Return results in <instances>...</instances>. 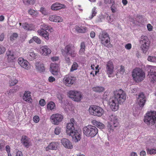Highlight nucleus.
<instances>
[{"instance_id": "nucleus-1", "label": "nucleus", "mask_w": 156, "mask_h": 156, "mask_svg": "<svg viewBox=\"0 0 156 156\" xmlns=\"http://www.w3.org/2000/svg\"><path fill=\"white\" fill-rule=\"evenodd\" d=\"M61 51L67 63H69L70 62L69 56L74 58L77 55V53L75 50V47L74 45L72 44H69L67 45L64 48L61 49Z\"/></svg>"}, {"instance_id": "nucleus-2", "label": "nucleus", "mask_w": 156, "mask_h": 156, "mask_svg": "<svg viewBox=\"0 0 156 156\" xmlns=\"http://www.w3.org/2000/svg\"><path fill=\"white\" fill-rule=\"evenodd\" d=\"M75 120L73 118L70 119V122L67 124L66 126V133L67 135L71 136L74 140L76 142L81 139L80 135L78 131L75 130L74 127Z\"/></svg>"}, {"instance_id": "nucleus-3", "label": "nucleus", "mask_w": 156, "mask_h": 156, "mask_svg": "<svg viewBox=\"0 0 156 156\" xmlns=\"http://www.w3.org/2000/svg\"><path fill=\"white\" fill-rule=\"evenodd\" d=\"M132 76L133 80L136 83H139L144 80L146 77L144 72L141 69L136 68L132 72Z\"/></svg>"}, {"instance_id": "nucleus-4", "label": "nucleus", "mask_w": 156, "mask_h": 156, "mask_svg": "<svg viewBox=\"0 0 156 156\" xmlns=\"http://www.w3.org/2000/svg\"><path fill=\"white\" fill-rule=\"evenodd\" d=\"M99 39L101 44L107 48L112 46L108 34L105 31H102L99 35Z\"/></svg>"}, {"instance_id": "nucleus-5", "label": "nucleus", "mask_w": 156, "mask_h": 156, "mask_svg": "<svg viewBox=\"0 0 156 156\" xmlns=\"http://www.w3.org/2000/svg\"><path fill=\"white\" fill-rule=\"evenodd\" d=\"M144 121L148 125L154 124L156 122V112H147L144 116Z\"/></svg>"}, {"instance_id": "nucleus-6", "label": "nucleus", "mask_w": 156, "mask_h": 156, "mask_svg": "<svg viewBox=\"0 0 156 156\" xmlns=\"http://www.w3.org/2000/svg\"><path fill=\"white\" fill-rule=\"evenodd\" d=\"M84 134L87 136L93 137L98 133V129L94 126L88 125L83 128Z\"/></svg>"}, {"instance_id": "nucleus-7", "label": "nucleus", "mask_w": 156, "mask_h": 156, "mask_svg": "<svg viewBox=\"0 0 156 156\" xmlns=\"http://www.w3.org/2000/svg\"><path fill=\"white\" fill-rule=\"evenodd\" d=\"M150 41L148 37L146 36H142L139 40L140 48L144 53L148 51L150 46Z\"/></svg>"}, {"instance_id": "nucleus-8", "label": "nucleus", "mask_w": 156, "mask_h": 156, "mask_svg": "<svg viewBox=\"0 0 156 156\" xmlns=\"http://www.w3.org/2000/svg\"><path fill=\"white\" fill-rule=\"evenodd\" d=\"M89 112L90 115L98 117H101L104 112L103 108L96 105L90 106L89 109Z\"/></svg>"}, {"instance_id": "nucleus-9", "label": "nucleus", "mask_w": 156, "mask_h": 156, "mask_svg": "<svg viewBox=\"0 0 156 156\" xmlns=\"http://www.w3.org/2000/svg\"><path fill=\"white\" fill-rule=\"evenodd\" d=\"M119 124V122L117 117L112 115L110 117V122H108L107 127L110 132L112 131L114 128L117 127Z\"/></svg>"}, {"instance_id": "nucleus-10", "label": "nucleus", "mask_w": 156, "mask_h": 156, "mask_svg": "<svg viewBox=\"0 0 156 156\" xmlns=\"http://www.w3.org/2000/svg\"><path fill=\"white\" fill-rule=\"evenodd\" d=\"M63 119V116L61 114L55 113L52 114L50 117L52 123L55 125H58Z\"/></svg>"}, {"instance_id": "nucleus-11", "label": "nucleus", "mask_w": 156, "mask_h": 156, "mask_svg": "<svg viewBox=\"0 0 156 156\" xmlns=\"http://www.w3.org/2000/svg\"><path fill=\"white\" fill-rule=\"evenodd\" d=\"M106 71L107 74L108 75V77H111V75L114 71V66L113 61L112 60L107 62L105 65Z\"/></svg>"}, {"instance_id": "nucleus-12", "label": "nucleus", "mask_w": 156, "mask_h": 156, "mask_svg": "<svg viewBox=\"0 0 156 156\" xmlns=\"http://www.w3.org/2000/svg\"><path fill=\"white\" fill-rule=\"evenodd\" d=\"M76 80V78L69 75H66L63 79V81L65 85L67 87H70L73 84Z\"/></svg>"}, {"instance_id": "nucleus-13", "label": "nucleus", "mask_w": 156, "mask_h": 156, "mask_svg": "<svg viewBox=\"0 0 156 156\" xmlns=\"http://www.w3.org/2000/svg\"><path fill=\"white\" fill-rule=\"evenodd\" d=\"M110 98L108 103L111 109L114 111H117L119 108L118 101L117 98Z\"/></svg>"}, {"instance_id": "nucleus-14", "label": "nucleus", "mask_w": 156, "mask_h": 156, "mask_svg": "<svg viewBox=\"0 0 156 156\" xmlns=\"http://www.w3.org/2000/svg\"><path fill=\"white\" fill-rule=\"evenodd\" d=\"M50 70L51 73L55 76H57L60 71L59 65L55 63H51L50 64Z\"/></svg>"}, {"instance_id": "nucleus-15", "label": "nucleus", "mask_w": 156, "mask_h": 156, "mask_svg": "<svg viewBox=\"0 0 156 156\" xmlns=\"http://www.w3.org/2000/svg\"><path fill=\"white\" fill-rule=\"evenodd\" d=\"M61 143L66 148L71 149L73 148V145L71 142L66 138H62L61 140Z\"/></svg>"}, {"instance_id": "nucleus-16", "label": "nucleus", "mask_w": 156, "mask_h": 156, "mask_svg": "<svg viewBox=\"0 0 156 156\" xmlns=\"http://www.w3.org/2000/svg\"><path fill=\"white\" fill-rule=\"evenodd\" d=\"M21 143L27 148H28L31 144L30 139L27 136H23L21 139Z\"/></svg>"}, {"instance_id": "nucleus-17", "label": "nucleus", "mask_w": 156, "mask_h": 156, "mask_svg": "<svg viewBox=\"0 0 156 156\" xmlns=\"http://www.w3.org/2000/svg\"><path fill=\"white\" fill-rule=\"evenodd\" d=\"M40 52V53L42 55L47 56L51 53V50L48 48L47 46L45 45L41 48Z\"/></svg>"}, {"instance_id": "nucleus-18", "label": "nucleus", "mask_w": 156, "mask_h": 156, "mask_svg": "<svg viewBox=\"0 0 156 156\" xmlns=\"http://www.w3.org/2000/svg\"><path fill=\"white\" fill-rule=\"evenodd\" d=\"M149 80L153 83L156 81V71L154 70H151L148 73Z\"/></svg>"}, {"instance_id": "nucleus-19", "label": "nucleus", "mask_w": 156, "mask_h": 156, "mask_svg": "<svg viewBox=\"0 0 156 156\" xmlns=\"http://www.w3.org/2000/svg\"><path fill=\"white\" fill-rule=\"evenodd\" d=\"M69 98H82L81 93L80 92L74 90H70L68 93Z\"/></svg>"}, {"instance_id": "nucleus-20", "label": "nucleus", "mask_w": 156, "mask_h": 156, "mask_svg": "<svg viewBox=\"0 0 156 156\" xmlns=\"http://www.w3.org/2000/svg\"><path fill=\"white\" fill-rule=\"evenodd\" d=\"M114 94L115 98H125L126 96L125 92L121 89L115 91Z\"/></svg>"}, {"instance_id": "nucleus-21", "label": "nucleus", "mask_w": 156, "mask_h": 156, "mask_svg": "<svg viewBox=\"0 0 156 156\" xmlns=\"http://www.w3.org/2000/svg\"><path fill=\"white\" fill-rule=\"evenodd\" d=\"M5 58L9 62H12L16 58L13 52L11 50L8 51L6 54Z\"/></svg>"}, {"instance_id": "nucleus-22", "label": "nucleus", "mask_w": 156, "mask_h": 156, "mask_svg": "<svg viewBox=\"0 0 156 156\" xmlns=\"http://www.w3.org/2000/svg\"><path fill=\"white\" fill-rule=\"evenodd\" d=\"M20 66L23 68L28 70L30 67L29 63L26 60H24L23 58H20Z\"/></svg>"}, {"instance_id": "nucleus-23", "label": "nucleus", "mask_w": 156, "mask_h": 156, "mask_svg": "<svg viewBox=\"0 0 156 156\" xmlns=\"http://www.w3.org/2000/svg\"><path fill=\"white\" fill-rule=\"evenodd\" d=\"M49 20L51 21L55 22H60L63 20L61 17L56 15H50Z\"/></svg>"}, {"instance_id": "nucleus-24", "label": "nucleus", "mask_w": 156, "mask_h": 156, "mask_svg": "<svg viewBox=\"0 0 156 156\" xmlns=\"http://www.w3.org/2000/svg\"><path fill=\"white\" fill-rule=\"evenodd\" d=\"M35 66L36 70L41 73L44 72L45 71V67L43 64L41 62H36L35 64Z\"/></svg>"}, {"instance_id": "nucleus-25", "label": "nucleus", "mask_w": 156, "mask_h": 156, "mask_svg": "<svg viewBox=\"0 0 156 156\" xmlns=\"http://www.w3.org/2000/svg\"><path fill=\"white\" fill-rule=\"evenodd\" d=\"M58 143L56 142H51L47 147L45 148L46 151H48L49 150H56L58 148Z\"/></svg>"}, {"instance_id": "nucleus-26", "label": "nucleus", "mask_w": 156, "mask_h": 156, "mask_svg": "<svg viewBox=\"0 0 156 156\" xmlns=\"http://www.w3.org/2000/svg\"><path fill=\"white\" fill-rule=\"evenodd\" d=\"M65 5L58 3H55L51 6V9L53 10H57L65 8Z\"/></svg>"}, {"instance_id": "nucleus-27", "label": "nucleus", "mask_w": 156, "mask_h": 156, "mask_svg": "<svg viewBox=\"0 0 156 156\" xmlns=\"http://www.w3.org/2000/svg\"><path fill=\"white\" fill-rule=\"evenodd\" d=\"M37 32L38 34L41 36L44 37L45 39L48 40L49 39V33L46 30L43 31L42 30H38Z\"/></svg>"}, {"instance_id": "nucleus-28", "label": "nucleus", "mask_w": 156, "mask_h": 156, "mask_svg": "<svg viewBox=\"0 0 156 156\" xmlns=\"http://www.w3.org/2000/svg\"><path fill=\"white\" fill-rule=\"evenodd\" d=\"M75 30L77 32L82 33H85L87 31L86 27L82 26H76L75 27Z\"/></svg>"}, {"instance_id": "nucleus-29", "label": "nucleus", "mask_w": 156, "mask_h": 156, "mask_svg": "<svg viewBox=\"0 0 156 156\" xmlns=\"http://www.w3.org/2000/svg\"><path fill=\"white\" fill-rule=\"evenodd\" d=\"M92 124L96 126L98 128L101 129H103L105 127L104 125L102 123L98 122L96 120H93L92 121Z\"/></svg>"}, {"instance_id": "nucleus-30", "label": "nucleus", "mask_w": 156, "mask_h": 156, "mask_svg": "<svg viewBox=\"0 0 156 156\" xmlns=\"http://www.w3.org/2000/svg\"><path fill=\"white\" fill-rule=\"evenodd\" d=\"M146 101V98H137L136 100L140 107L142 108L144 107Z\"/></svg>"}, {"instance_id": "nucleus-31", "label": "nucleus", "mask_w": 156, "mask_h": 156, "mask_svg": "<svg viewBox=\"0 0 156 156\" xmlns=\"http://www.w3.org/2000/svg\"><path fill=\"white\" fill-rule=\"evenodd\" d=\"M38 30H42L43 31H45L46 30H50V31H51L52 30V29L51 27L49 26H48L46 24L44 23L42 25H41L40 26V29H39Z\"/></svg>"}, {"instance_id": "nucleus-32", "label": "nucleus", "mask_w": 156, "mask_h": 156, "mask_svg": "<svg viewBox=\"0 0 156 156\" xmlns=\"http://www.w3.org/2000/svg\"><path fill=\"white\" fill-rule=\"evenodd\" d=\"M105 90V88L101 86H97L92 88L93 91L98 93H101L103 92Z\"/></svg>"}, {"instance_id": "nucleus-33", "label": "nucleus", "mask_w": 156, "mask_h": 156, "mask_svg": "<svg viewBox=\"0 0 156 156\" xmlns=\"http://www.w3.org/2000/svg\"><path fill=\"white\" fill-rule=\"evenodd\" d=\"M55 103L52 101H50L47 105V108L49 110H52L55 108Z\"/></svg>"}, {"instance_id": "nucleus-34", "label": "nucleus", "mask_w": 156, "mask_h": 156, "mask_svg": "<svg viewBox=\"0 0 156 156\" xmlns=\"http://www.w3.org/2000/svg\"><path fill=\"white\" fill-rule=\"evenodd\" d=\"M28 13L31 15L33 17H35L38 15V12L34 10L30 9L28 11Z\"/></svg>"}, {"instance_id": "nucleus-35", "label": "nucleus", "mask_w": 156, "mask_h": 156, "mask_svg": "<svg viewBox=\"0 0 156 156\" xmlns=\"http://www.w3.org/2000/svg\"><path fill=\"white\" fill-rule=\"evenodd\" d=\"M36 56V55L35 54H34V52H29L27 54V56L28 58L29 59L31 60H33L35 59Z\"/></svg>"}, {"instance_id": "nucleus-36", "label": "nucleus", "mask_w": 156, "mask_h": 156, "mask_svg": "<svg viewBox=\"0 0 156 156\" xmlns=\"http://www.w3.org/2000/svg\"><path fill=\"white\" fill-rule=\"evenodd\" d=\"M22 26L23 28L26 30H31L32 29L33 25L32 24H29L26 23L23 24Z\"/></svg>"}, {"instance_id": "nucleus-37", "label": "nucleus", "mask_w": 156, "mask_h": 156, "mask_svg": "<svg viewBox=\"0 0 156 156\" xmlns=\"http://www.w3.org/2000/svg\"><path fill=\"white\" fill-rule=\"evenodd\" d=\"M24 4L27 5H34L35 2L36 0H22Z\"/></svg>"}, {"instance_id": "nucleus-38", "label": "nucleus", "mask_w": 156, "mask_h": 156, "mask_svg": "<svg viewBox=\"0 0 156 156\" xmlns=\"http://www.w3.org/2000/svg\"><path fill=\"white\" fill-rule=\"evenodd\" d=\"M78 65L77 62H75L73 63V64L70 69V71H73L77 69Z\"/></svg>"}, {"instance_id": "nucleus-39", "label": "nucleus", "mask_w": 156, "mask_h": 156, "mask_svg": "<svg viewBox=\"0 0 156 156\" xmlns=\"http://www.w3.org/2000/svg\"><path fill=\"white\" fill-rule=\"evenodd\" d=\"M18 37V34L16 33H13L10 36V40L13 41L15 40Z\"/></svg>"}, {"instance_id": "nucleus-40", "label": "nucleus", "mask_w": 156, "mask_h": 156, "mask_svg": "<svg viewBox=\"0 0 156 156\" xmlns=\"http://www.w3.org/2000/svg\"><path fill=\"white\" fill-rule=\"evenodd\" d=\"M18 82V81L16 79H15L14 78H12L11 79L9 82L10 85L11 86H13L16 84Z\"/></svg>"}, {"instance_id": "nucleus-41", "label": "nucleus", "mask_w": 156, "mask_h": 156, "mask_svg": "<svg viewBox=\"0 0 156 156\" xmlns=\"http://www.w3.org/2000/svg\"><path fill=\"white\" fill-rule=\"evenodd\" d=\"M147 60L149 61L156 62V56H149L147 58Z\"/></svg>"}, {"instance_id": "nucleus-42", "label": "nucleus", "mask_w": 156, "mask_h": 156, "mask_svg": "<svg viewBox=\"0 0 156 156\" xmlns=\"http://www.w3.org/2000/svg\"><path fill=\"white\" fill-rule=\"evenodd\" d=\"M24 96L25 98H31V92L30 91H25L24 94Z\"/></svg>"}, {"instance_id": "nucleus-43", "label": "nucleus", "mask_w": 156, "mask_h": 156, "mask_svg": "<svg viewBox=\"0 0 156 156\" xmlns=\"http://www.w3.org/2000/svg\"><path fill=\"white\" fill-rule=\"evenodd\" d=\"M96 8L95 7H94L92 9V16L90 18V19H92L94 16H95L96 15V14L97 13V11L96 10Z\"/></svg>"}, {"instance_id": "nucleus-44", "label": "nucleus", "mask_w": 156, "mask_h": 156, "mask_svg": "<svg viewBox=\"0 0 156 156\" xmlns=\"http://www.w3.org/2000/svg\"><path fill=\"white\" fill-rule=\"evenodd\" d=\"M104 1L105 4H112V5L115 4V1L114 0H104Z\"/></svg>"}, {"instance_id": "nucleus-45", "label": "nucleus", "mask_w": 156, "mask_h": 156, "mask_svg": "<svg viewBox=\"0 0 156 156\" xmlns=\"http://www.w3.org/2000/svg\"><path fill=\"white\" fill-rule=\"evenodd\" d=\"M33 39L34 41L38 44H40L41 43V40L37 36H34L33 37Z\"/></svg>"}, {"instance_id": "nucleus-46", "label": "nucleus", "mask_w": 156, "mask_h": 156, "mask_svg": "<svg viewBox=\"0 0 156 156\" xmlns=\"http://www.w3.org/2000/svg\"><path fill=\"white\" fill-rule=\"evenodd\" d=\"M147 153H149L151 154H156V149H151V150H149V149H147Z\"/></svg>"}, {"instance_id": "nucleus-47", "label": "nucleus", "mask_w": 156, "mask_h": 156, "mask_svg": "<svg viewBox=\"0 0 156 156\" xmlns=\"http://www.w3.org/2000/svg\"><path fill=\"white\" fill-rule=\"evenodd\" d=\"M61 131V129L59 127H56L55 129L54 133L56 135H58Z\"/></svg>"}, {"instance_id": "nucleus-48", "label": "nucleus", "mask_w": 156, "mask_h": 156, "mask_svg": "<svg viewBox=\"0 0 156 156\" xmlns=\"http://www.w3.org/2000/svg\"><path fill=\"white\" fill-rule=\"evenodd\" d=\"M5 146L4 142L2 140H0V151H2Z\"/></svg>"}, {"instance_id": "nucleus-49", "label": "nucleus", "mask_w": 156, "mask_h": 156, "mask_svg": "<svg viewBox=\"0 0 156 156\" xmlns=\"http://www.w3.org/2000/svg\"><path fill=\"white\" fill-rule=\"evenodd\" d=\"M40 120V118L38 115H35L33 118V120L35 123H38Z\"/></svg>"}, {"instance_id": "nucleus-50", "label": "nucleus", "mask_w": 156, "mask_h": 156, "mask_svg": "<svg viewBox=\"0 0 156 156\" xmlns=\"http://www.w3.org/2000/svg\"><path fill=\"white\" fill-rule=\"evenodd\" d=\"M119 71L120 74H123L125 71L124 67L122 66H121Z\"/></svg>"}, {"instance_id": "nucleus-51", "label": "nucleus", "mask_w": 156, "mask_h": 156, "mask_svg": "<svg viewBox=\"0 0 156 156\" xmlns=\"http://www.w3.org/2000/svg\"><path fill=\"white\" fill-rule=\"evenodd\" d=\"M126 98H117V100L118 101V104H121L125 101Z\"/></svg>"}, {"instance_id": "nucleus-52", "label": "nucleus", "mask_w": 156, "mask_h": 156, "mask_svg": "<svg viewBox=\"0 0 156 156\" xmlns=\"http://www.w3.org/2000/svg\"><path fill=\"white\" fill-rule=\"evenodd\" d=\"M40 105L41 106H44L45 105L46 102L43 99H41L39 102Z\"/></svg>"}, {"instance_id": "nucleus-53", "label": "nucleus", "mask_w": 156, "mask_h": 156, "mask_svg": "<svg viewBox=\"0 0 156 156\" xmlns=\"http://www.w3.org/2000/svg\"><path fill=\"white\" fill-rule=\"evenodd\" d=\"M48 81L49 82L51 83L55 81V79L52 76H50L49 77L48 79Z\"/></svg>"}, {"instance_id": "nucleus-54", "label": "nucleus", "mask_w": 156, "mask_h": 156, "mask_svg": "<svg viewBox=\"0 0 156 156\" xmlns=\"http://www.w3.org/2000/svg\"><path fill=\"white\" fill-rule=\"evenodd\" d=\"M5 50V49L4 47L0 46V55L4 53Z\"/></svg>"}, {"instance_id": "nucleus-55", "label": "nucleus", "mask_w": 156, "mask_h": 156, "mask_svg": "<svg viewBox=\"0 0 156 156\" xmlns=\"http://www.w3.org/2000/svg\"><path fill=\"white\" fill-rule=\"evenodd\" d=\"M23 100L28 103H31L33 101L32 98H23Z\"/></svg>"}, {"instance_id": "nucleus-56", "label": "nucleus", "mask_w": 156, "mask_h": 156, "mask_svg": "<svg viewBox=\"0 0 156 156\" xmlns=\"http://www.w3.org/2000/svg\"><path fill=\"white\" fill-rule=\"evenodd\" d=\"M40 11L44 15H45L46 14V12L45 9L43 7H41L40 9Z\"/></svg>"}, {"instance_id": "nucleus-57", "label": "nucleus", "mask_w": 156, "mask_h": 156, "mask_svg": "<svg viewBox=\"0 0 156 156\" xmlns=\"http://www.w3.org/2000/svg\"><path fill=\"white\" fill-rule=\"evenodd\" d=\"M132 48V45L130 43H128L125 46V48L127 50H130Z\"/></svg>"}, {"instance_id": "nucleus-58", "label": "nucleus", "mask_w": 156, "mask_h": 156, "mask_svg": "<svg viewBox=\"0 0 156 156\" xmlns=\"http://www.w3.org/2000/svg\"><path fill=\"white\" fill-rule=\"evenodd\" d=\"M80 46V49L85 50V44L84 42H83L81 43Z\"/></svg>"}, {"instance_id": "nucleus-59", "label": "nucleus", "mask_w": 156, "mask_h": 156, "mask_svg": "<svg viewBox=\"0 0 156 156\" xmlns=\"http://www.w3.org/2000/svg\"><path fill=\"white\" fill-rule=\"evenodd\" d=\"M147 27L149 31H151L152 30L153 27L150 24H148L147 25Z\"/></svg>"}, {"instance_id": "nucleus-60", "label": "nucleus", "mask_w": 156, "mask_h": 156, "mask_svg": "<svg viewBox=\"0 0 156 156\" xmlns=\"http://www.w3.org/2000/svg\"><path fill=\"white\" fill-rule=\"evenodd\" d=\"M15 91V90L14 89H11L7 91V94L9 95H11V94H12Z\"/></svg>"}, {"instance_id": "nucleus-61", "label": "nucleus", "mask_w": 156, "mask_h": 156, "mask_svg": "<svg viewBox=\"0 0 156 156\" xmlns=\"http://www.w3.org/2000/svg\"><path fill=\"white\" fill-rule=\"evenodd\" d=\"M111 10L113 13H115V12L116 8L114 6L112 5L110 7Z\"/></svg>"}, {"instance_id": "nucleus-62", "label": "nucleus", "mask_w": 156, "mask_h": 156, "mask_svg": "<svg viewBox=\"0 0 156 156\" xmlns=\"http://www.w3.org/2000/svg\"><path fill=\"white\" fill-rule=\"evenodd\" d=\"M26 37V35H24L23 36L20 37V41H21V42H23L25 41Z\"/></svg>"}, {"instance_id": "nucleus-63", "label": "nucleus", "mask_w": 156, "mask_h": 156, "mask_svg": "<svg viewBox=\"0 0 156 156\" xmlns=\"http://www.w3.org/2000/svg\"><path fill=\"white\" fill-rule=\"evenodd\" d=\"M85 51V50L82 49H80L79 52V54L80 55H82L83 54H84Z\"/></svg>"}, {"instance_id": "nucleus-64", "label": "nucleus", "mask_w": 156, "mask_h": 156, "mask_svg": "<svg viewBox=\"0 0 156 156\" xmlns=\"http://www.w3.org/2000/svg\"><path fill=\"white\" fill-rule=\"evenodd\" d=\"M95 34L94 31L91 32L90 34V36L91 38H94L95 36Z\"/></svg>"}]
</instances>
